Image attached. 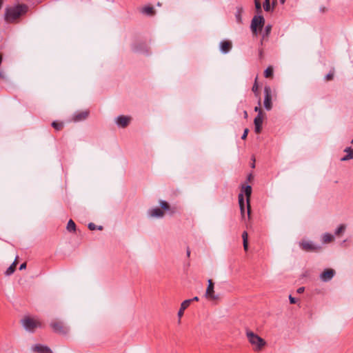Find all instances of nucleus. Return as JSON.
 Returning <instances> with one entry per match:
<instances>
[{"instance_id": "4", "label": "nucleus", "mask_w": 353, "mask_h": 353, "mask_svg": "<svg viewBox=\"0 0 353 353\" xmlns=\"http://www.w3.org/2000/svg\"><path fill=\"white\" fill-rule=\"evenodd\" d=\"M265 24V19L261 15L254 16L251 21L250 28L254 35H257L259 31H261Z\"/></svg>"}, {"instance_id": "37", "label": "nucleus", "mask_w": 353, "mask_h": 353, "mask_svg": "<svg viewBox=\"0 0 353 353\" xmlns=\"http://www.w3.org/2000/svg\"><path fill=\"white\" fill-rule=\"evenodd\" d=\"M248 132H249V130L248 128H245L244 130L243 134V135L241 137L242 139H246V137L248 136Z\"/></svg>"}, {"instance_id": "1", "label": "nucleus", "mask_w": 353, "mask_h": 353, "mask_svg": "<svg viewBox=\"0 0 353 353\" xmlns=\"http://www.w3.org/2000/svg\"><path fill=\"white\" fill-rule=\"evenodd\" d=\"M28 6L25 4H18L8 8L5 14V19L8 23H14L23 14L28 11Z\"/></svg>"}, {"instance_id": "26", "label": "nucleus", "mask_w": 353, "mask_h": 353, "mask_svg": "<svg viewBox=\"0 0 353 353\" xmlns=\"http://www.w3.org/2000/svg\"><path fill=\"white\" fill-rule=\"evenodd\" d=\"M272 26L267 25L265 27L263 32H262V39L264 40L265 38H268L271 32Z\"/></svg>"}, {"instance_id": "27", "label": "nucleus", "mask_w": 353, "mask_h": 353, "mask_svg": "<svg viewBox=\"0 0 353 353\" xmlns=\"http://www.w3.org/2000/svg\"><path fill=\"white\" fill-rule=\"evenodd\" d=\"M67 230L69 232H75L76 230V224L72 219H70L68 222Z\"/></svg>"}, {"instance_id": "11", "label": "nucleus", "mask_w": 353, "mask_h": 353, "mask_svg": "<svg viewBox=\"0 0 353 353\" xmlns=\"http://www.w3.org/2000/svg\"><path fill=\"white\" fill-rule=\"evenodd\" d=\"M335 271L332 269L325 270L320 275L321 279L324 282L330 281L334 276Z\"/></svg>"}, {"instance_id": "35", "label": "nucleus", "mask_w": 353, "mask_h": 353, "mask_svg": "<svg viewBox=\"0 0 353 353\" xmlns=\"http://www.w3.org/2000/svg\"><path fill=\"white\" fill-rule=\"evenodd\" d=\"M263 8L267 12L270 10V0H265V2L263 3Z\"/></svg>"}, {"instance_id": "22", "label": "nucleus", "mask_w": 353, "mask_h": 353, "mask_svg": "<svg viewBox=\"0 0 353 353\" xmlns=\"http://www.w3.org/2000/svg\"><path fill=\"white\" fill-rule=\"evenodd\" d=\"M243 12V8L241 6L236 7V11L235 13L236 21L238 23H242V14Z\"/></svg>"}, {"instance_id": "48", "label": "nucleus", "mask_w": 353, "mask_h": 353, "mask_svg": "<svg viewBox=\"0 0 353 353\" xmlns=\"http://www.w3.org/2000/svg\"><path fill=\"white\" fill-rule=\"evenodd\" d=\"M352 143H353V139H352Z\"/></svg>"}, {"instance_id": "46", "label": "nucleus", "mask_w": 353, "mask_h": 353, "mask_svg": "<svg viewBox=\"0 0 353 353\" xmlns=\"http://www.w3.org/2000/svg\"><path fill=\"white\" fill-rule=\"evenodd\" d=\"M280 1H281V3H284L285 0H280Z\"/></svg>"}, {"instance_id": "33", "label": "nucleus", "mask_w": 353, "mask_h": 353, "mask_svg": "<svg viewBox=\"0 0 353 353\" xmlns=\"http://www.w3.org/2000/svg\"><path fill=\"white\" fill-rule=\"evenodd\" d=\"M261 105V101H259L258 105L254 108V111L258 112L257 115H264V112L260 108Z\"/></svg>"}, {"instance_id": "32", "label": "nucleus", "mask_w": 353, "mask_h": 353, "mask_svg": "<svg viewBox=\"0 0 353 353\" xmlns=\"http://www.w3.org/2000/svg\"><path fill=\"white\" fill-rule=\"evenodd\" d=\"M345 230V225L342 224L340 225L339 227L336 230L335 234L336 235H340L341 233H343Z\"/></svg>"}, {"instance_id": "29", "label": "nucleus", "mask_w": 353, "mask_h": 353, "mask_svg": "<svg viewBox=\"0 0 353 353\" xmlns=\"http://www.w3.org/2000/svg\"><path fill=\"white\" fill-rule=\"evenodd\" d=\"M264 76L265 78H271L273 76V68L269 66L264 71Z\"/></svg>"}, {"instance_id": "30", "label": "nucleus", "mask_w": 353, "mask_h": 353, "mask_svg": "<svg viewBox=\"0 0 353 353\" xmlns=\"http://www.w3.org/2000/svg\"><path fill=\"white\" fill-rule=\"evenodd\" d=\"M52 126L57 130H61L63 128V123L57 121H53L52 123Z\"/></svg>"}, {"instance_id": "5", "label": "nucleus", "mask_w": 353, "mask_h": 353, "mask_svg": "<svg viewBox=\"0 0 353 353\" xmlns=\"http://www.w3.org/2000/svg\"><path fill=\"white\" fill-rule=\"evenodd\" d=\"M50 325L54 332L59 334H66L68 332V328L62 321L54 320L50 323Z\"/></svg>"}, {"instance_id": "8", "label": "nucleus", "mask_w": 353, "mask_h": 353, "mask_svg": "<svg viewBox=\"0 0 353 353\" xmlns=\"http://www.w3.org/2000/svg\"><path fill=\"white\" fill-rule=\"evenodd\" d=\"M301 248L305 252H317L321 249V247L316 245L311 241H302L299 243Z\"/></svg>"}, {"instance_id": "23", "label": "nucleus", "mask_w": 353, "mask_h": 353, "mask_svg": "<svg viewBox=\"0 0 353 353\" xmlns=\"http://www.w3.org/2000/svg\"><path fill=\"white\" fill-rule=\"evenodd\" d=\"M17 264V259H15L14 261L10 265V266L6 270L5 274L7 276H10L14 273L16 269V266Z\"/></svg>"}, {"instance_id": "36", "label": "nucleus", "mask_w": 353, "mask_h": 353, "mask_svg": "<svg viewBox=\"0 0 353 353\" xmlns=\"http://www.w3.org/2000/svg\"><path fill=\"white\" fill-rule=\"evenodd\" d=\"M334 77V72L330 71L325 77L326 81H331Z\"/></svg>"}, {"instance_id": "13", "label": "nucleus", "mask_w": 353, "mask_h": 353, "mask_svg": "<svg viewBox=\"0 0 353 353\" xmlns=\"http://www.w3.org/2000/svg\"><path fill=\"white\" fill-rule=\"evenodd\" d=\"M88 115H89V111H88V110L79 112L74 114L72 120L74 122H79L81 121H83L85 119H87Z\"/></svg>"}, {"instance_id": "12", "label": "nucleus", "mask_w": 353, "mask_h": 353, "mask_svg": "<svg viewBox=\"0 0 353 353\" xmlns=\"http://www.w3.org/2000/svg\"><path fill=\"white\" fill-rule=\"evenodd\" d=\"M263 117L264 115H256V117L254 119V132L256 134L261 133L262 130V123Z\"/></svg>"}, {"instance_id": "3", "label": "nucleus", "mask_w": 353, "mask_h": 353, "mask_svg": "<svg viewBox=\"0 0 353 353\" xmlns=\"http://www.w3.org/2000/svg\"><path fill=\"white\" fill-rule=\"evenodd\" d=\"M247 337L249 342L254 346L255 351H260L265 345V341L253 332H247Z\"/></svg>"}, {"instance_id": "43", "label": "nucleus", "mask_w": 353, "mask_h": 353, "mask_svg": "<svg viewBox=\"0 0 353 353\" xmlns=\"http://www.w3.org/2000/svg\"><path fill=\"white\" fill-rule=\"evenodd\" d=\"M243 114H244V117L245 119H247L248 118V112H247V111H244Z\"/></svg>"}, {"instance_id": "9", "label": "nucleus", "mask_w": 353, "mask_h": 353, "mask_svg": "<svg viewBox=\"0 0 353 353\" xmlns=\"http://www.w3.org/2000/svg\"><path fill=\"white\" fill-rule=\"evenodd\" d=\"M243 190L246 196V203H247V213H248V219H250V214H251V208H250V196L252 194V187L250 185H246L245 187H243Z\"/></svg>"}, {"instance_id": "24", "label": "nucleus", "mask_w": 353, "mask_h": 353, "mask_svg": "<svg viewBox=\"0 0 353 353\" xmlns=\"http://www.w3.org/2000/svg\"><path fill=\"white\" fill-rule=\"evenodd\" d=\"M141 12L142 13L149 16H152L155 13L154 9L152 6H145L142 8Z\"/></svg>"}, {"instance_id": "45", "label": "nucleus", "mask_w": 353, "mask_h": 353, "mask_svg": "<svg viewBox=\"0 0 353 353\" xmlns=\"http://www.w3.org/2000/svg\"><path fill=\"white\" fill-rule=\"evenodd\" d=\"M253 161H254V162H253V163H252V168H254V166H255V164H254V161H255V159H253Z\"/></svg>"}, {"instance_id": "16", "label": "nucleus", "mask_w": 353, "mask_h": 353, "mask_svg": "<svg viewBox=\"0 0 353 353\" xmlns=\"http://www.w3.org/2000/svg\"><path fill=\"white\" fill-rule=\"evenodd\" d=\"M146 48H147L146 44L145 43H142V42L137 43L134 44L132 46V50L134 52H147Z\"/></svg>"}, {"instance_id": "2", "label": "nucleus", "mask_w": 353, "mask_h": 353, "mask_svg": "<svg viewBox=\"0 0 353 353\" xmlns=\"http://www.w3.org/2000/svg\"><path fill=\"white\" fill-rule=\"evenodd\" d=\"M21 321L23 327L30 332H34L37 328L43 327V323L37 319L26 316Z\"/></svg>"}, {"instance_id": "40", "label": "nucleus", "mask_w": 353, "mask_h": 353, "mask_svg": "<svg viewBox=\"0 0 353 353\" xmlns=\"http://www.w3.org/2000/svg\"><path fill=\"white\" fill-rule=\"evenodd\" d=\"M305 291V288L304 287H300L297 289L296 292L297 293L299 294H301L303 293V292Z\"/></svg>"}, {"instance_id": "19", "label": "nucleus", "mask_w": 353, "mask_h": 353, "mask_svg": "<svg viewBox=\"0 0 353 353\" xmlns=\"http://www.w3.org/2000/svg\"><path fill=\"white\" fill-rule=\"evenodd\" d=\"M239 203L242 219H245V201L243 192L239 194Z\"/></svg>"}, {"instance_id": "14", "label": "nucleus", "mask_w": 353, "mask_h": 353, "mask_svg": "<svg viewBox=\"0 0 353 353\" xmlns=\"http://www.w3.org/2000/svg\"><path fill=\"white\" fill-rule=\"evenodd\" d=\"M232 43L229 40H224L220 43L221 51L224 54L229 52L230 50L232 49Z\"/></svg>"}, {"instance_id": "7", "label": "nucleus", "mask_w": 353, "mask_h": 353, "mask_svg": "<svg viewBox=\"0 0 353 353\" xmlns=\"http://www.w3.org/2000/svg\"><path fill=\"white\" fill-rule=\"evenodd\" d=\"M205 297L210 301H219L220 297L214 294V283L211 279L208 280V285L205 292Z\"/></svg>"}, {"instance_id": "15", "label": "nucleus", "mask_w": 353, "mask_h": 353, "mask_svg": "<svg viewBox=\"0 0 353 353\" xmlns=\"http://www.w3.org/2000/svg\"><path fill=\"white\" fill-rule=\"evenodd\" d=\"M130 120V117L121 115L117 117L116 122L119 126L125 128L129 124Z\"/></svg>"}, {"instance_id": "28", "label": "nucleus", "mask_w": 353, "mask_h": 353, "mask_svg": "<svg viewBox=\"0 0 353 353\" xmlns=\"http://www.w3.org/2000/svg\"><path fill=\"white\" fill-rule=\"evenodd\" d=\"M334 240V236L331 234L326 233L323 236V241L325 243L332 242Z\"/></svg>"}, {"instance_id": "47", "label": "nucleus", "mask_w": 353, "mask_h": 353, "mask_svg": "<svg viewBox=\"0 0 353 353\" xmlns=\"http://www.w3.org/2000/svg\"><path fill=\"white\" fill-rule=\"evenodd\" d=\"M102 229V227L101 226H99V230H101Z\"/></svg>"}, {"instance_id": "6", "label": "nucleus", "mask_w": 353, "mask_h": 353, "mask_svg": "<svg viewBox=\"0 0 353 353\" xmlns=\"http://www.w3.org/2000/svg\"><path fill=\"white\" fill-rule=\"evenodd\" d=\"M264 107L267 110H270L272 108V90L270 86L264 88Z\"/></svg>"}, {"instance_id": "21", "label": "nucleus", "mask_w": 353, "mask_h": 353, "mask_svg": "<svg viewBox=\"0 0 353 353\" xmlns=\"http://www.w3.org/2000/svg\"><path fill=\"white\" fill-rule=\"evenodd\" d=\"M347 154L341 158V161H346L350 159H353V149L351 147H347L344 150Z\"/></svg>"}, {"instance_id": "25", "label": "nucleus", "mask_w": 353, "mask_h": 353, "mask_svg": "<svg viewBox=\"0 0 353 353\" xmlns=\"http://www.w3.org/2000/svg\"><path fill=\"white\" fill-rule=\"evenodd\" d=\"M242 239H243V248L245 251H247L248 250V234L246 231H244L242 233Z\"/></svg>"}, {"instance_id": "38", "label": "nucleus", "mask_w": 353, "mask_h": 353, "mask_svg": "<svg viewBox=\"0 0 353 353\" xmlns=\"http://www.w3.org/2000/svg\"><path fill=\"white\" fill-rule=\"evenodd\" d=\"M88 228L90 230H94L96 228H97V226L94 223H90L88 224Z\"/></svg>"}, {"instance_id": "18", "label": "nucleus", "mask_w": 353, "mask_h": 353, "mask_svg": "<svg viewBox=\"0 0 353 353\" xmlns=\"http://www.w3.org/2000/svg\"><path fill=\"white\" fill-rule=\"evenodd\" d=\"M159 203H160L161 208L163 210L169 212L170 214H174L176 210V208H171L170 205H169V203L165 201L161 200Z\"/></svg>"}, {"instance_id": "39", "label": "nucleus", "mask_w": 353, "mask_h": 353, "mask_svg": "<svg viewBox=\"0 0 353 353\" xmlns=\"http://www.w3.org/2000/svg\"><path fill=\"white\" fill-rule=\"evenodd\" d=\"M289 299H290V302L291 304H294L296 303V299L295 298H294L293 296H292L291 295L289 296Z\"/></svg>"}, {"instance_id": "20", "label": "nucleus", "mask_w": 353, "mask_h": 353, "mask_svg": "<svg viewBox=\"0 0 353 353\" xmlns=\"http://www.w3.org/2000/svg\"><path fill=\"white\" fill-rule=\"evenodd\" d=\"M149 214L152 217H163L164 215L163 211L159 208L150 210Z\"/></svg>"}, {"instance_id": "44", "label": "nucleus", "mask_w": 353, "mask_h": 353, "mask_svg": "<svg viewBox=\"0 0 353 353\" xmlns=\"http://www.w3.org/2000/svg\"><path fill=\"white\" fill-rule=\"evenodd\" d=\"M190 250L189 248H188V250H187V256H190Z\"/></svg>"}, {"instance_id": "31", "label": "nucleus", "mask_w": 353, "mask_h": 353, "mask_svg": "<svg viewBox=\"0 0 353 353\" xmlns=\"http://www.w3.org/2000/svg\"><path fill=\"white\" fill-rule=\"evenodd\" d=\"M258 90H259V85H258V83H257V78H256L254 83V85L252 86V90L253 91V92L255 94V95L256 97L259 96Z\"/></svg>"}, {"instance_id": "41", "label": "nucleus", "mask_w": 353, "mask_h": 353, "mask_svg": "<svg viewBox=\"0 0 353 353\" xmlns=\"http://www.w3.org/2000/svg\"><path fill=\"white\" fill-rule=\"evenodd\" d=\"M26 268V263H23L19 267V270H22Z\"/></svg>"}, {"instance_id": "10", "label": "nucleus", "mask_w": 353, "mask_h": 353, "mask_svg": "<svg viewBox=\"0 0 353 353\" xmlns=\"http://www.w3.org/2000/svg\"><path fill=\"white\" fill-rule=\"evenodd\" d=\"M34 353H52L50 348L41 344H36L31 347Z\"/></svg>"}, {"instance_id": "34", "label": "nucleus", "mask_w": 353, "mask_h": 353, "mask_svg": "<svg viewBox=\"0 0 353 353\" xmlns=\"http://www.w3.org/2000/svg\"><path fill=\"white\" fill-rule=\"evenodd\" d=\"M255 8L258 13L261 12V4L259 0H254Z\"/></svg>"}, {"instance_id": "42", "label": "nucleus", "mask_w": 353, "mask_h": 353, "mask_svg": "<svg viewBox=\"0 0 353 353\" xmlns=\"http://www.w3.org/2000/svg\"><path fill=\"white\" fill-rule=\"evenodd\" d=\"M191 300H192V301H199V298H198V296H194V297L193 299H192Z\"/></svg>"}, {"instance_id": "17", "label": "nucleus", "mask_w": 353, "mask_h": 353, "mask_svg": "<svg viewBox=\"0 0 353 353\" xmlns=\"http://www.w3.org/2000/svg\"><path fill=\"white\" fill-rule=\"evenodd\" d=\"M191 302H192V300H185L181 304L180 309L178 312V317H179V320L183 316L185 310L189 307Z\"/></svg>"}]
</instances>
